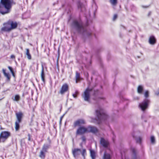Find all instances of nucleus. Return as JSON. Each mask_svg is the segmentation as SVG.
<instances>
[{
    "instance_id": "23",
    "label": "nucleus",
    "mask_w": 159,
    "mask_h": 159,
    "mask_svg": "<svg viewBox=\"0 0 159 159\" xmlns=\"http://www.w3.org/2000/svg\"><path fill=\"white\" fill-rule=\"evenodd\" d=\"M1 30L6 32H9L11 30L10 27H6L5 26L2 28Z\"/></svg>"
},
{
    "instance_id": "30",
    "label": "nucleus",
    "mask_w": 159,
    "mask_h": 159,
    "mask_svg": "<svg viewBox=\"0 0 159 159\" xmlns=\"http://www.w3.org/2000/svg\"><path fill=\"white\" fill-rule=\"evenodd\" d=\"M20 122L17 121L15 122V129L16 131H17L19 129L20 125L19 124Z\"/></svg>"
},
{
    "instance_id": "41",
    "label": "nucleus",
    "mask_w": 159,
    "mask_h": 159,
    "mask_svg": "<svg viewBox=\"0 0 159 159\" xmlns=\"http://www.w3.org/2000/svg\"><path fill=\"white\" fill-rule=\"evenodd\" d=\"M4 25H6L5 26L6 27H10V25H8L7 24V23H6L4 24Z\"/></svg>"
},
{
    "instance_id": "9",
    "label": "nucleus",
    "mask_w": 159,
    "mask_h": 159,
    "mask_svg": "<svg viewBox=\"0 0 159 159\" xmlns=\"http://www.w3.org/2000/svg\"><path fill=\"white\" fill-rule=\"evenodd\" d=\"M7 24L10 25V27L11 30L16 28L18 24L16 22L12 20H9L7 22Z\"/></svg>"
},
{
    "instance_id": "33",
    "label": "nucleus",
    "mask_w": 159,
    "mask_h": 159,
    "mask_svg": "<svg viewBox=\"0 0 159 159\" xmlns=\"http://www.w3.org/2000/svg\"><path fill=\"white\" fill-rule=\"evenodd\" d=\"M79 93L78 91L77 90H76L75 92V93L72 94V96L74 98H76L77 95L79 94Z\"/></svg>"
},
{
    "instance_id": "19",
    "label": "nucleus",
    "mask_w": 159,
    "mask_h": 159,
    "mask_svg": "<svg viewBox=\"0 0 159 159\" xmlns=\"http://www.w3.org/2000/svg\"><path fill=\"white\" fill-rule=\"evenodd\" d=\"M149 43L151 44H153L156 43V39L154 36H151L149 39Z\"/></svg>"
},
{
    "instance_id": "17",
    "label": "nucleus",
    "mask_w": 159,
    "mask_h": 159,
    "mask_svg": "<svg viewBox=\"0 0 159 159\" xmlns=\"http://www.w3.org/2000/svg\"><path fill=\"white\" fill-rule=\"evenodd\" d=\"M93 99V100L96 102L97 103H98L101 100L103 101L105 100V98L104 97H98V98L94 97Z\"/></svg>"
},
{
    "instance_id": "25",
    "label": "nucleus",
    "mask_w": 159,
    "mask_h": 159,
    "mask_svg": "<svg viewBox=\"0 0 159 159\" xmlns=\"http://www.w3.org/2000/svg\"><path fill=\"white\" fill-rule=\"evenodd\" d=\"M75 77L76 83H77L78 82V81H79L80 80V74L77 71H76V73Z\"/></svg>"
},
{
    "instance_id": "40",
    "label": "nucleus",
    "mask_w": 159,
    "mask_h": 159,
    "mask_svg": "<svg viewBox=\"0 0 159 159\" xmlns=\"http://www.w3.org/2000/svg\"><path fill=\"white\" fill-rule=\"evenodd\" d=\"M15 56L13 55H12L11 56V59H14L15 58Z\"/></svg>"
},
{
    "instance_id": "8",
    "label": "nucleus",
    "mask_w": 159,
    "mask_h": 159,
    "mask_svg": "<svg viewBox=\"0 0 159 159\" xmlns=\"http://www.w3.org/2000/svg\"><path fill=\"white\" fill-rule=\"evenodd\" d=\"M85 124V121L83 119H79L75 121L74 123V126L75 127L77 126H80Z\"/></svg>"
},
{
    "instance_id": "43",
    "label": "nucleus",
    "mask_w": 159,
    "mask_h": 159,
    "mask_svg": "<svg viewBox=\"0 0 159 159\" xmlns=\"http://www.w3.org/2000/svg\"><path fill=\"white\" fill-rule=\"evenodd\" d=\"M151 14V12H149L148 13V16H150Z\"/></svg>"
},
{
    "instance_id": "6",
    "label": "nucleus",
    "mask_w": 159,
    "mask_h": 159,
    "mask_svg": "<svg viewBox=\"0 0 159 159\" xmlns=\"http://www.w3.org/2000/svg\"><path fill=\"white\" fill-rule=\"evenodd\" d=\"M10 135V132L8 131H3L0 135V142H4Z\"/></svg>"
},
{
    "instance_id": "37",
    "label": "nucleus",
    "mask_w": 159,
    "mask_h": 159,
    "mask_svg": "<svg viewBox=\"0 0 159 159\" xmlns=\"http://www.w3.org/2000/svg\"><path fill=\"white\" fill-rule=\"evenodd\" d=\"M8 68L10 71L11 72V73H12L14 71L12 68L10 66H8Z\"/></svg>"
},
{
    "instance_id": "44",
    "label": "nucleus",
    "mask_w": 159,
    "mask_h": 159,
    "mask_svg": "<svg viewBox=\"0 0 159 159\" xmlns=\"http://www.w3.org/2000/svg\"><path fill=\"white\" fill-rule=\"evenodd\" d=\"M12 74L13 76H15V74L14 73V71L13 72V73H12Z\"/></svg>"
},
{
    "instance_id": "28",
    "label": "nucleus",
    "mask_w": 159,
    "mask_h": 159,
    "mask_svg": "<svg viewBox=\"0 0 159 159\" xmlns=\"http://www.w3.org/2000/svg\"><path fill=\"white\" fill-rule=\"evenodd\" d=\"M110 2L113 6H115L117 4V0H110Z\"/></svg>"
},
{
    "instance_id": "5",
    "label": "nucleus",
    "mask_w": 159,
    "mask_h": 159,
    "mask_svg": "<svg viewBox=\"0 0 159 159\" xmlns=\"http://www.w3.org/2000/svg\"><path fill=\"white\" fill-rule=\"evenodd\" d=\"M150 102V101L149 99H146L139 104V107L142 111H144L148 108Z\"/></svg>"
},
{
    "instance_id": "45",
    "label": "nucleus",
    "mask_w": 159,
    "mask_h": 159,
    "mask_svg": "<svg viewBox=\"0 0 159 159\" xmlns=\"http://www.w3.org/2000/svg\"><path fill=\"white\" fill-rule=\"evenodd\" d=\"M62 117H63V116H62L61 117V118H60V121H61V120H62Z\"/></svg>"
},
{
    "instance_id": "4",
    "label": "nucleus",
    "mask_w": 159,
    "mask_h": 159,
    "mask_svg": "<svg viewBox=\"0 0 159 159\" xmlns=\"http://www.w3.org/2000/svg\"><path fill=\"white\" fill-rule=\"evenodd\" d=\"M92 90V89L88 88L86 89L84 93L82 94V97L85 101L89 102H90V94Z\"/></svg>"
},
{
    "instance_id": "26",
    "label": "nucleus",
    "mask_w": 159,
    "mask_h": 159,
    "mask_svg": "<svg viewBox=\"0 0 159 159\" xmlns=\"http://www.w3.org/2000/svg\"><path fill=\"white\" fill-rule=\"evenodd\" d=\"M143 89V87L141 85H139L138 87L137 91L139 93H142Z\"/></svg>"
},
{
    "instance_id": "29",
    "label": "nucleus",
    "mask_w": 159,
    "mask_h": 159,
    "mask_svg": "<svg viewBox=\"0 0 159 159\" xmlns=\"http://www.w3.org/2000/svg\"><path fill=\"white\" fill-rule=\"evenodd\" d=\"M12 99L14 101H18L20 99V97L18 95H16L15 96L14 98H12Z\"/></svg>"
},
{
    "instance_id": "1",
    "label": "nucleus",
    "mask_w": 159,
    "mask_h": 159,
    "mask_svg": "<svg viewBox=\"0 0 159 159\" xmlns=\"http://www.w3.org/2000/svg\"><path fill=\"white\" fill-rule=\"evenodd\" d=\"M71 26L73 29L82 35L84 38L89 37L91 34V32L87 30L81 22L74 20L72 23Z\"/></svg>"
},
{
    "instance_id": "12",
    "label": "nucleus",
    "mask_w": 159,
    "mask_h": 159,
    "mask_svg": "<svg viewBox=\"0 0 159 159\" xmlns=\"http://www.w3.org/2000/svg\"><path fill=\"white\" fill-rule=\"evenodd\" d=\"M100 143L104 148H107L109 145L108 142L105 140L103 138H101L100 140Z\"/></svg>"
},
{
    "instance_id": "16",
    "label": "nucleus",
    "mask_w": 159,
    "mask_h": 159,
    "mask_svg": "<svg viewBox=\"0 0 159 159\" xmlns=\"http://www.w3.org/2000/svg\"><path fill=\"white\" fill-rule=\"evenodd\" d=\"M42 70L41 72V78L42 81L44 83L45 82V74L44 73V68L43 65L42 66Z\"/></svg>"
},
{
    "instance_id": "46",
    "label": "nucleus",
    "mask_w": 159,
    "mask_h": 159,
    "mask_svg": "<svg viewBox=\"0 0 159 159\" xmlns=\"http://www.w3.org/2000/svg\"><path fill=\"white\" fill-rule=\"evenodd\" d=\"M94 16H95V12H94Z\"/></svg>"
},
{
    "instance_id": "39",
    "label": "nucleus",
    "mask_w": 159,
    "mask_h": 159,
    "mask_svg": "<svg viewBox=\"0 0 159 159\" xmlns=\"http://www.w3.org/2000/svg\"><path fill=\"white\" fill-rule=\"evenodd\" d=\"M81 139L83 141H84L86 140V138L84 136H83L81 137Z\"/></svg>"
},
{
    "instance_id": "42",
    "label": "nucleus",
    "mask_w": 159,
    "mask_h": 159,
    "mask_svg": "<svg viewBox=\"0 0 159 159\" xmlns=\"http://www.w3.org/2000/svg\"><path fill=\"white\" fill-rule=\"evenodd\" d=\"M2 72H3V73L4 75L6 73V70L5 69H2Z\"/></svg>"
},
{
    "instance_id": "34",
    "label": "nucleus",
    "mask_w": 159,
    "mask_h": 159,
    "mask_svg": "<svg viewBox=\"0 0 159 159\" xmlns=\"http://www.w3.org/2000/svg\"><path fill=\"white\" fill-rule=\"evenodd\" d=\"M81 153L82 156L84 157L85 155L86 154V151L85 149H83V150L82 152H81Z\"/></svg>"
},
{
    "instance_id": "2",
    "label": "nucleus",
    "mask_w": 159,
    "mask_h": 159,
    "mask_svg": "<svg viewBox=\"0 0 159 159\" xmlns=\"http://www.w3.org/2000/svg\"><path fill=\"white\" fill-rule=\"evenodd\" d=\"M95 113L98 120H96V121L98 124L100 123L102 120L107 119L108 117V116L104 112V110L100 107L96 110Z\"/></svg>"
},
{
    "instance_id": "35",
    "label": "nucleus",
    "mask_w": 159,
    "mask_h": 159,
    "mask_svg": "<svg viewBox=\"0 0 159 159\" xmlns=\"http://www.w3.org/2000/svg\"><path fill=\"white\" fill-rule=\"evenodd\" d=\"M148 91H146L144 94V96L145 98H147L148 97Z\"/></svg>"
},
{
    "instance_id": "7",
    "label": "nucleus",
    "mask_w": 159,
    "mask_h": 159,
    "mask_svg": "<svg viewBox=\"0 0 159 159\" xmlns=\"http://www.w3.org/2000/svg\"><path fill=\"white\" fill-rule=\"evenodd\" d=\"M87 127H85L84 126H80L79 127L76 131L77 134L82 135L87 132Z\"/></svg>"
},
{
    "instance_id": "11",
    "label": "nucleus",
    "mask_w": 159,
    "mask_h": 159,
    "mask_svg": "<svg viewBox=\"0 0 159 159\" xmlns=\"http://www.w3.org/2000/svg\"><path fill=\"white\" fill-rule=\"evenodd\" d=\"M69 89V86L67 84L65 83L64 84L61 89L60 93L61 94H63L65 93L68 91Z\"/></svg>"
},
{
    "instance_id": "3",
    "label": "nucleus",
    "mask_w": 159,
    "mask_h": 159,
    "mask_svg": "<svg viewBox=\"0 0 159 159\" xmlns=\"http://www.w3.org/2000/svg\"><path fill=\"white\" fill-rule=\"evenodd\" d=\"M2 4L6 9V11L2 12V14L7 13L10 12V9L12 7V4L13 2L12 0H1Z\"/></svg>"
},
{
    "instance_id": "22",
    "label": "nucleus",
    "mask_w": 159,
    "mask_h": 159,
    "mask_svg": "<svg viewBox=\"0 0 159 159\" xmlns=\"http://www.w3.org/2000/svg\"><path fill=\"white\" fill-rule=\"evenodd\" d=\"M90 156L92 159H95V153L94 150H90Z\"/></svg>"
},
{
    "instance_id": "32",
    "label": "nucleus",
    "mask_w": 159,
    "mask_h": 159,
    "mask_svg": "<svg viewBox=\"0 0 159 159\" xmlns=\"http://www.w3.org/2000/svg\"><path fill=\"white\" fill-rule=\"evenodd\" d=\"M142 140V139L140 137H139L137 138L136 139V140L137 142V143H141Z\"/></svg>"
},
{
    "instance_id": "31",
    "label": "nucleus",
    "mask_w": 159,
    "mask_h": 159,
    "mask_svg": "<svg viewBox=\"0 0 159 159\" xmlns=\"http://www.w3.org/2000/svg\"><path fill=\"white\" fill-rule=\"evenodd\" d=\"M151 142L152 144H154L155 143V137L154 136H152L151 137Z\"/></svg>"
},
{
    "instance_id": "21",
    "label": "nucleus",
    "mask_w": 159,
    "mask_h": 159,
    "mask_svg": "<svg viewBox=\"0 0 159 159\" xmlns=\"http://www.w3.org/2000/svg\"><path fill=\"white\" fill-rule=\"evenodd\" d=\"M45 152L44 151H43L42 150L40 152L39 155V157L42 159H44L45 158Z\"/></svg>"
},
{
    "instance_id": "15",
    "label": "nucleus",
    "mask_w": 159,
    "mask_h": 159,
    "mask_svg": "<svg viewBox=\"0 0 159 159\" xmlns=\"http://www.w3.org/2000/svg\"><path fill=\"white\" fill-rule=\"evenodd\" d=\"M132 152V159H137V151L134 148H132L131 149Z\"/></svg>"
},
{
    "instance_id": "27",
    "label": "nucleus",
    "mask_w": 159,
    "mask_h": 159,
    "mask_svg": "<svg viewBox=\"0 0 159 159\" xmlns=\"http://www.w3.org/2000/svg\"><path fill=\"white\" fill-rule=\"evenodd\" d=\"M83 7V6L82 3L79 2L78 4V8L79 10H80L81 11H82V8Z\"/></svg>"
},
{
    "instance_id": "14",
    "label": "nucleus",
    "mask_w": 159,
    "mask_h": 159,
    "mask_svg": "<svg viewBox=\"0 0 159 159\" xmlns=\"http://www.w3.org/2000/svg\"><path fill=\"white\" fill-rule=\"evenodd\" d=\"M16 116L17 119V121L20 122L21 120V118L23 116V113L21 112H20L16 113Z\"/></svg>"
},
{
    "instance_id": "20",
    "label": "nucleus",
    "mask_w": 159,
    "mask_h": 159,
    "mask_svg": "<svg viewBox=\"0 0 159 159\" xmlns=\"http://www.w3.org/2000/svg\"><path fill=\"white\" fill-rule=\"evenodd\" d=\"M26 55L27 56V57L28 59L31 60V56L29 50L28 48L26 49Z\"/></svg>"
},
{
    "instance_id": "10",
    "label": "nucleus",
    "mask_w": 159,
    "mask_h": 159,
    "mask_svg": "<svg viewBox=\"0 0 159 159\" xmlns=\"http://www.w3.org/2000/svg\"><path fill=\"white\" fill-rule=\"evenodd\" d=\"M87 128L88 132H91L93 134H95L98 132V129L94 126L89 125L87 127Z\"/></svg>"
},
{
    "instance_id": "38",
    "label": "nucleus",
    "mask_w": 159,
    "mask_h": 159,
    "mask_svg": "<svg viewBox=\"0 0 159 159\" xmlns=\"http://www.w3.org/2000/svg\"><path fill=\"white\" fill-rule=\"evenodd\" d=\"M117 16L116 14H115L113 16V20H115L117 18Z\"/></svg>"
},
{
    "instance_id": "13",
    "label": "nucleus",
    "mask_w": 159,
    "mask_h": 159,
    "mask_svg": "<svg viewBox=\"0 0 159 159\" xmlns=\"http://www.w3.org/2000/svg\"><path fill=\"white\" fill-rule=\"evenodd\" d=\"M81 153V150L78 148H75L72 150V154L75 157L79 156Z\"/></svg>"
},
{
    "instance_id": "18",
    "label": "nucleus",
    "mask_w": 159,
    "mask_h": 159,
    "mask_svg": "<svg viewBox=\"0 0 159 159\" xmlns=\"http://www.w3.org/2000/svg\"><path fill=\"white\" fill-rule=\"evenodd\" d=\"M50 145L48 144H44L42 150L44 152H47L48 149L49 148Z\"/></svg>"
},
{
    "instance_id": "24",
    "label": "nucleus",
    "mask_w": 159,
    "mask_h": 159,
    "mask_svg": "<svg viewBox=\"0 0 159 159\" xmlns=\"http://www.w3.org/2000/svg\"><path fill=\"white\" fill-rule=\"evenodd\" d=\"M103 159H111L110 155L105 152L104 154Z\"/></svg>"
},
{
    "instance_id": "36",
    "label": "nucleus",
    "mask_w": 159,
    "mask_h": 159,
    "mask_svg": "<svg viewBox=\"0 0 159 159\" xmlns=\"http://www.w3.org/2000/svg\"><path fill=\"white\" fill-rule=\"evenodd\" d=\"M4 76L6 77L8 79H10V77H9V75L8 74L6 73L4 75Z\"/></svg>"
}]
</instances>
